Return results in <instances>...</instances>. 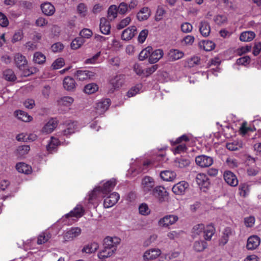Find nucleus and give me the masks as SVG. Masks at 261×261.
Here are the masks:
<instances>
[{"mask_svg": "<svg viewBox=\"0 0 261 261\" xmlns=\"http://www.w3.org/2000/svg\"><path fill=\"white\" fill-rule=\"evenodd\" d=\"M214 232L215 228L212 225L205 226L203 224H198L195 225L192 229L193 237L202 236L206 240H210Z\"/></svg>", "mask_w": 261, "mask_h": 261, "instance_id": "f257e3e1", "label": "nucleus"}, {"mask_svg": "<svg viewBox=\"0 0 261 261\" xmlns=\"http://www.w3.org/2000/svg\"><path fill=\"white\" fill-rule=\"evenodd\" d=\"M84 212L82 205H77L69 214H66V224L72 225L77 222L83 216Z\"/></svg>", "mask_w": 261, "mask_h": 261, "instance_id": "f03ea898", "label": "nucleus"}, {"mask_svg": "<svg viewBox=\"0 0 261 261\" xmlns=\"http://www.w3.org/2000/svg\"><path fill=\"white\" fill-rule=\"evenodd\" d=\"M99 191H100V187H97L89 194L87 198V207L88 208H91L92 205L95 207L100 201L101 198L105 197L102 193H99Z\"/></svg>", "mask_w": 261, "mask_h": 261, "instance_id": "7ed1b4c3", "label": "nucleus"}, {"mask_svg": "<svg viewBox=\"0 0 261 261\" xmlns=\"http://www.w3.org/2000/svg\"><path fill=\"white\" fill-rule=\"evenodd\" d=\"M152 195L160 203L167 201L169 198V193L163 186H158L154 187L151 192Z\"/></svg>", "mask_w": 261, "mask_h": 261, "instance_id": "20e7f679", "label": "nucleus"}, {"mask_svg": "<svg viewBox=\"0 0 261 261\" xmlns=\"http://www.w3.org/2000/svg\"><path fill=\"white\" fill-rule=\"evenodd\" d=\"M110 102V99H102L97 102L95 107V112L93 115V116L94 117V118H96L99 115L104 113L108 109Z\"/></svg>", "mask_w": 261, "mask_h": 261, "instance_id": "39448f33", "label": "nucleus"}, {"mask_svg": "<svg viewBox=\"0 0 261 261\" xmlns=\"http://www.w3.org/2000/svg\"><path fill=\"white\" fill-rule=\"evenodd\" d=\"M178 220V217L175 215H167L159 219L158 225L161 227L167 228L174 224Z\"/></svg>", "mask_w": 261, "mask_h": 261, "instance_id": "423d86ee", "label": "nucleus"}, {"mask_svg": "<svg viewBox=\"0 0 261 261\" xmlns=\"http://www.w3.org/2000/svg\"><path fill=\"white\" fill-rule=\"evenodd\" d=\"M189 140V138L186 135H183L177 138L174 143L178 145L173 149L174 153L179 154L186 151L187 146L184 142Z\"/></svg>", "mask_w": 261, "mask_h": 261, "instance_id": "0eeeda50", "label": "nucleus"}, {"mask_svg": "<svg viewBox=\"0 0 261 261\" xmlns=\"http://www.w3.org/2000/svg\"><path fill=\"white\" fill-rule=\"evenodd\" d=\"M195 163L201 168H207L213 165L214 159L210 156L202 154L195 158Z\"/></svg>", "mask_w": 261, "mask_h": 261, "instance_id": "6e6552de", "label": "nucleus"}, {"mask_svg": "<svg viewBox=\"0 0 261 261\" xmlns=\"http://www.w3.org/2000/svg\"><path fill=\"white\" fill-rule=\"evenodd\" d=\"M161 250L159 248H150L146 250L143 254L142 257L144 261H150L156 259L161 255Z\"/></svg>", "mask_w": 261, "mask_h": 261, "instance_id": "1a4fd4ad", "label": "nucleus"}, {"mask_svg": "<svg viewBox=\"0 0 261 261\" xmlns=\"http://www.w3.org/2000/svg\"><path fill=\"white\" fill-rule=\"evenodd\" d=\"M103 206L106 208H109L114 205L119 199L120 196L118 193L113 192L108 196L105 195Z\"/></svg>", "mask_w": 261, "mask_h": 261, "instance_id": "9d476101", "label": "nucleus"}, {"mask_svg": "<svg viewBox=\"0 0 261 261\" xmlns=\"http://www.w3.org/2000/svg\"><path fill=\"white\" fill-rule=\"evenodd\" d=\"M154 185V179L150 176H146L142 180L141 188L145 193H148L150 191L152 192Z\"/></svg>", "mask_w": 261, "mask_h": 261, "instance_id": "9b49d317", "label": "nucleus"}, {"mask_svg": "<svg viewBox=\"0 0 261 261\" xmlns=\"http://www.w3.org/2000/svg\"><path fill=\"white\" fill-rule=\"evenodd\" d=\"M120 242V239L118 237H107L103 240V246L116 251L117 245Z\"/></svg>", "mask_w": 261, "mask_h": 261, "instance_id": "f8f14e48", "label": "nucleus"}, {"mask_svg": "<svg viewBox=\"0 0 261 261\" xmlns=\"http://www.w3.org/2000/svg\"><path fill=\"white\" fill-rule=\"evenodd\" d=\"M189 186V184L187 182L181 181L174 185L172 187V190L176 195H182L185 194Z\"/></svg>", "mask_w": 261, "mask_h": 261, "instance_id": "ddd939ff", "label": "nucleus"}, {"mask_svg": "<svg viewBox=\"0 0 261 261\" xmlns=\"http://www.w3.org/2000/svg\"><path fill=\"white\" fill-rule=\"evenodd\" d=\"M116 184V180L113 178L107 181L102 185V187L99 186L100 191H99V193H102L104 195H107L113 190Z\"/></svg>", "mask_w": 261, "mask_h": 261, "instance_id": "4468645a", "label": "nucleus"}, {"mask_svg": "<svg viewBox=\"0 0 261 261\" xmlns=\"http://www.w3.org/2000/svg\"><path fill=\"white\" fill-rule=\"evenodd\" d=\"M124 82V76L119 74L112 78L110 81V85L112 86L113 91L121 87Z\"/></svg>", "mask_w": 261, "mask_h": 261, "instance_id": "2eb2a0df", "label": "nucleus"}, {"mask_svg": "<svg viewBox=\"0 0 261 261\" xmlns=\"http://www.w3.org/2000/svg\"><path fill=\"white\" fill-rule=\"evenodd\" d=\"M225 181L230 186L236 187L238 185V180L236 175L231 171H226L223 175Z\"/></svg>", "mask_w": 261, "mask_h": 261, "instance_id": "dca6fc26", "label": "nucleus"}, {"mask_svg": "<svg viewBox=\"0 0 261 261\" xmlns=\"http://www.w3.org/2000/svg\"><path fill=\"white\" fill-rule=\"evenodd\" d=\"M137 28L133 25L125 29L121 35L122 39L124 40H129L136 35Z\"/></svg>", "mask_w": 261, "mask_h": 261, "instance_id": "f3484780", "label": "nucleus"}, {"mask_svg": "<svg viewBox=\"0 0 261 261\" xmlns=\"http://www.w3.org/2000/svg\"><path fill=\"white\" fill-rule=\"evenodd\" d=\"M164 52L162 49H157L151 51L148 62L151 64L158 62L163 56Z\"/></svg>", "mask_w": 261, "mask_h": 261, "instance_id": "a211bd4d", "label": "nucleus"}, {"mask_svg": "<svg viewBox=\"0 0 261 261\" xmlns=\"http://www.w3.org/2000/svg\"><path fill=\"white\" fill-rule=\"evenodd\" d=\"M14 61L16 65L20 69L22 70L27 67V60L24 56L20 54H17L14 57Z\"/></svg>", "mask_w": 261, "mask_h": 261, "instance_id": "6ab92c4d", "label": "nucleus"}, {"mask_svg": "<svg viewBox=\"0 0 261 261\" xmlns=\"http://www.w3.org/2000/svg\"><path fill=\"white\" fill-rule=\"evenodd\" d=\"M40 7L42 13L47 16H51L55 12L54 6L49 2L44 3L41 4Z\"/></svg>", "mask_w": 261, "mask_h": 261, "instance_id": "aec40b11", "label": "nucleus"}, {"mask_svg": "<svg viewBox=\"0 0 261 261\" xmlns=\"http://www.w3.org/2000/svg\"><path fill=\"white\" fill-rule=\"evenodd\" d=\"M260 242V238L258 237L251 236L248 239L247 248L249 250H253L259 246Z\"/></svg>", "mask_w": 261, "mask_h": 261, "instance_id": "412c9836", "label": "nucleus"}, {"mask_svg": "<svg viewBox=\"0 0 261 261\" xmlns=\"http://www.w3.org/2000/svg\"><path fill=\"white\" fill-rule=\"evenodd\" d=\"M99 29L101 33L108 35L110 33L111 25L109 21L105 17L100 20Z\"/></svg>", "mask_w": 261, "mask_h": 261, "instance_id": "4be33fe9", "label": "nucleus"}, {"mask_svg": "<svg viewBox=\"0 0 261 261\" xmlns=\"http://www.w3.org/2000/svg\"><path fill=\"white\" fill-rule=\"evenodd\" d=\"M82 230L79 227H71L66 231V241L73 240L79 236Z\"/></svg>", "mask_w": 261, "mask_h": 261, "instance_id": "5701e85b", "label": "nucleus"}, {"mask_svg": "<svg viewBox=\"0 0 261 261\" xmlns=\"http://www.w3.org/2000/svg\"><path fill=\"white\" fill-rule=\"evenodd\" d=\"M196 181L200 188L207 187L209 185L208 179L204 173H198L196 177Z\"/></svg>", "mask_w": 261, "mask_h": 261, "instance_id": "b1692460", "label": "nucleus"}, {"mask_svg": "<svg viewBox=\"0 0 261 261\" xmlns=\"http://www.w3.org/2000/svg\"><path fill=\"white\" fill-rule=\"evenodd\" d=\"M160 177L165 181H172L176 178V174L175 172L172 171L165 170L160 173Z\"/></svg>", "mask_w": 261, "mask_h": 261, "instance_id": "393cba45", "label": "nucleus"}, {"mask_svg": "<svg viewBox=\"0 0 261 261\" xmlns=\"http://www.w3.org/2000/svg\"><path fill=\"white\" fill-rule=\"evenodd\" d=\"M95 73L93 72L88 70L77 71L76 73V76L80 81L93 79Z\"/></svg>", "mask_w": 261, "mask_h": 261, "instance_id": "a878e982", "label": "nucleus"}, {"mask_svg": "<svg viewBox=\"0 0 261 261\" xmlns=\"http://www.w3.org/2000/svg\"><path fill=\"white\" fill-rule=\"evenodd\" d=\"M199 31L203 36H208L211 32V28L208 22L205 20L201 21L199 24Z\"/></svg>", "mask_w": 261, "mask_h": 261, "instance_id": "bb28decb", "label": "nucleus"}, {"mask_svg": "<svg viewBox=\"0 0 261 261\" xmlns=\"http://www.w3.org/2000/svg\"><path fill=\"white\" fill-rule=\"evenodd\" d=\"M77 128L76 121L72 119L66 120V135L74 133Z\"/></svg>", "mask_w": 261, "mask_h": 261, "instance_id": "cd10ccee", "label": "nucleus"}, {"mask_svg": "<svg viewBox=\"0 0 261 261\" xmlns=\"http://www.w3.org/2000/svg\"><path fill=\"white\" fill-rule=\"evenodd\" d=\"M184 53L178 49H171L168 53L169 58L172 61H175L182 58Z\"/></svg>", "mask_w": 261, "mask_h": 261, "instance_id": "c85d7f7f", "label": "nucleus"}, {"mask_svg": "<svg viewBox=\"0 0 261 261\" xmlns=\"http://www.w3.org/2000/svg\"><path fill=\"white\" fill-rule=\"evenodd\" d=\"M150 15V11L147 7L142 8L137 13L138 20L143 21L147 19Z\"/></svg>", "mask_w": 261, "mask_h": 261, "instance_id": "c756f323", "label": "nucleus"}, {"mask_svg": "<svg viewBox=\"0 0 261 261\" xmlns=\"http://www.w3.org/2000/svg\"><path fill=\"white\" fill-rule=\"evenodd\" d=\"M30 147L29 145H22L18 146L15 151V154L19 159L24 158V155L28 154Z\"/></svg>", "mask_w": 261, "mask_h": 261, "instance_id": "7c9ffc66", "label": "nucleus"}, {"mask_svg": "<svg viewBox=\"0 0 261 261\" xmlns=\"http://www.w3.org/2000/svg\"><path fill=\"white\" fill-rule=\"evenodd\" d=\"M16 117L22 121L29 122L32 120V117L28 114L21 110H17L15 112Z\"/></svg>", "mask_w": 261, "mask_h": 261, "instance_id": "2f4dec72", "label": "nucleus"}, {"mask_svg": "<svg viewBox=\"0 0 261 261\" xmlns=\"http://www.w3.org/2000/svg\"><path fill=\"white\" fill-rule=\"evenodd\" d=\"M57 125V121L54 119H51L43 127L42 131L44 133L49 134L51 133Z\"/></svg>", "mask_w": 261, "mask_h": 261, "instance_id": "473e14b6", "label": "nucleus"}, {"mask_svg": "<svg viewBox=\"0 0 261 261\" xmlns=\"http://www.w3.org/2000/svg\"><path fill=\"white\" fill-rule=\"evenodd\" d=\"M115 252L110 248L103 246V248L98 253V257L100 259L107 258L111 256Z\"/></svg>", "mask_w": 261, "mask_h": 261, "instance_id": "72a5a7b5", "label": "nucleus"}, {"mask_svg": "<svg viewBox=\"0 0 261 261\" xmlns=\"http://www.w3.org/2000/svg\"><path fill=\"white\" fill-rule=\"evenodd\" d=\"M255 36V34L252 31H245L242 33L240 36V39L242 41L249 42L252 40Z\"/></svg>", "mask_w": 261, "mask_h": 261, "instance_id": "f704fd0d", "label": "nucleus"}, {"mask_svg": "<svg viewBox=\"0 0 261 261\" xmlns=\"http://www.w3.org/2000/svg\"><path fill=\"white\" fill-rule=\"evenodd\" d=\"M142 91V85L139 83L132 87L127 92V95L128 97H131L135 96L136 94L139 93Z\"/></svg>", "mask_w": 261, "mask_h": 261, "instance_id": "c9c22d12", "label": "nucleus"}, {"mask_svg": "<svg viewBox=\"0 0 261 261\" xmlns=\"http://www.w3.org/2000/svg\"><path fill=\"white\" fill-rule=\"evenodd\" d=\"M16 169L20 173L29 174L31 172V167L24 163H19L16 164Z\"/></svg>", "mask_w": 261, "mask_h": 261, "instance_id": "e433bc0d", "label": "nucleus"}, {"mask_svg": "<svg viewBox=\"0 0 261 261\" xmlns=\"http://www.w3.org/2000/svg\"><path fill=\"white\" fill-rule=\"evenodd\" d=\"M190 161L182 158H177L174 162V166L175 167L183 168L188 166L190 164Z\"/></svg>", "mask_w": 261, "mask_h": 261, "instance_id": "4c0bfd02", "label": "nucleus"}, {"mask_svg": "<svg viewBox=\"0 0 261 261\" xmlns=\"http://www.w3.org/2000/svg\"><path fill=\"white\" fill-rule=\"evenodd\" d=\"M226 147L229 150H237L243 147V143L242 141H234L232 142L227 143Z\"/></svg>", "mask_w": 261, "mask_h": 261, "instance_id": "58836bf2", "label": "nucleus"}, {"mask_svg": "<svg viewBox=\"0 0 261 261\" xmlns=\"http://www.w3.org/2000/svg\"><path fill=\"white\" fill-rule=\"evenodd\" d=\"M98 247V244L94 242L86 245L82 249V251L86 253H91L96 251Z\"/></svg>", "mask_w": 261, "mask_h": 261, "instance_id": "ea45409f", "label": "nucleus"}, {"mask_svg": "<svg viewBox=\"0 0 261 261\" xmlns=\"http://www.w3.org/2000/svg\"><path fill=\"white\" fill-rule=\"evenodd\" d=\"M214 21L219 25H225L227 22V17L224 14H219L214 17Z\"/></svg>", "mask_w": 261, "mask_h": 261, "instance_id": "a19ab883", "label": "nucleus"}, {"mask_svg": "<svg viewBox=\"0 0 261 261\" xmlns=\"http://www.w3.org/2000/svg\"><path fill=\"white\" fill-rule=\"evenodd\" d=\"M152 50V48L151 46H147L143 49L139 54V59L143 61L147 58L149 59Z\"/></svg>", "mask_w": 261, "mask_h": 261, "instance_id": "79ce46f5", "label": "nucleus"}, {"mask_svg": "<svg viewBox=\"0 0 261 261\" xmlns=\"http://www.w3.org/2000/svg\"><path fill=\"white\" fill-rule=\"evenodd\" d=\"M58 143L59 141L57 139L51 137L50 141L48 142V144L46 145L47 150L51 153L56 149L58 145Z\"/></svg>", "mask_w": 261, "mask_h": 261, "instance_id": "37998d69", "label": "nucleus"}, {"mask_svg": "<svg viewBox=\"0 0 261 261\" xmlns=\"http://www.w3.org/2000/svg\"><path fill=\"white\" fill-rule=\"evenodd\" d=\"M118 9L116 5H112L111 6L108 12V16L109 19L113 20L117 16L118 13Z\"/></svg>", "mask_w": 261, "mask_h": 261, "instance_id": "c03bdc74", "label": "nucleus"}, {"mask_svg": "<svg viewBox=\"0 0 261 261\" xmlns=\"http://www.w3.org/2000/svg\"><path fill=\"white\" fill-rule=\"evenodd\" d=\"M85 40L80 37L75 38L71 43L70 46L73 49H77L85 43Z\"/></svg>", "mask_w": 261, "mask_h": 261, "instance_id": "a18cd8bd", "label": "nucleus"}, {"mask_svg": "<svg viewBox=\"0 0 261 261\" xmlns=\"http://www.w3.org/2000/svg\"><path fill=\"white\" fill-rule=\"evenodd\" d=\"M46 60L45 56L40 52H36L34 55L33 61L35 63L43 64Z\"/></svg>", "mask_w": 261, "mask_h": 261, "instance_id": "49530a36", "label": "nucleus"}, {"mask_svg": "<svg viewBox=\"0 0 261 261\" xmlns=\"http://www.w3.org/2000/svg\"><path fill=\"white\" fill-rule=\"evenodd\" d=\"M50 238V235L47 232H42L39 235L37 243L38 245H41L47 242Z\"/></svg>", "mask_w": 261, "mask_h": 261, "instance_id": "de8ad7c7", "label": "nucleus"}, {"mask_svg": "<svg viewBox=\"0 0 261 261\" xmlns=\"http://www.w3.org/2000/svg\"><path fill=\"white\" fill-rule=\"evenodd\" d=\"M139 214L143 216H147L150 214L151 211L147 204L142 203L139 206Z\"/></svg>", "mask_w": 261, "mask_h": 261, "instance_id": "09e8293b", "label": "nucleus"}, {"mask_svg": "<svg viewBox=\"0 0 261 261\" xmlns=\"http://www.w3.org/2000/svg\"><path fill=\"white\" fill-rule=\"evenodd\" d=\"M206 247V243L202 240L195 241L193 248L196 251H202Z\"/></svg>", "mask_w": 261, "mask_h": 261, "instance_id": "8fccbe9b", "label": "nucleus"}, {"mask_svg": "<svg viewBox=\"0 0 261 261\" xmlns=\"http://www.w3.org/2000/svg\"><path fill=\"white\" fill-rule=\"evenodd\" d=\"M231 229L230 227H226L224 229L223 231V235L220 241V244L224 245L228 241V238L230 235L231 234Z\"/></svg>", "mask_w": 261, "mask_h": 261, "instance_id": "3c124183", "label": "nucleus"}, {"mask_svg": "<svg viewBox=\"0 0 261 261\" xmlns=\"http://www.w3.org/2000/svg\"><path fill=\"white\" fill-rule=\"evenodd\" d=\"M4 76L5 79L9 81H14L16 79V77L11 69H7L4 72Z\"/></svg>", "mask_w": 261, "mask_h": 261, "instance_id": "603ef678", "label": "nucleus"}, {"mask_svg": "<svg viewBox=\"0 0 261 261\" xmlns=\"http://www.w3.org/2000/svg\"><path fill=\"white\" fill-rule=\"evenodd\" d=\"M98 90V86L95 83H91L87 85L85 87V92L89 94H92L96 92Z\"/></svg>", "mask_w": 261, "mask_h": 261, "instance_id": "864d4df0", "label": "nucleus"}, {"mask_svg": "<svg viewBox=\"0 0 261 261\" xmlns=\"http://www.w3.org/2000/svg\"><path fill=\"white\" fill-rule=\"evenodd\" d=\"M93 35L92 31L87 28H84L82 29L80 32V38L83 39H89Z\"/></svg>", "mask_w": 261, "mask_h": 261, "instance_id": "5fc2aeb1", "label": "nucleus"}, {"mask_svg": "<svg viewBox=\"0 0 261 261\" xmlns=\"http://www.w3.org/2000/svg\"><path fill=\"white\" fill-rule=\"evenodd\" d=\"M101 55L100 51L97 53L95 55L93 56L91 58L86 59L85 61V64H94L99 63L98 60Z\"/></svg>", "mask_w": 261, "mask_h": 261, "instance_id": "6e6d98bb", "label": "nucleus"}, {"mask_svg": "<svg viewBox=\"0 0 261 261\" xmlns=\"http://www.w3.org/2000/svg\"><path fill=\"white\" fill-rule=\"evenodd\" d=\"M65 64L64 59L60 58L56 60L52 64L51 67L53 69H58L63 67Z\"/></svg>", "mask_w": 261, "mask_h": 261, "instance_id": "4d7b16f0", "label": "nucleus"}, {"mask_svg": "<svg viewBox=\"0 0 261 261\" xmlns=\"http://www.w3.org/2000/svg\"><path fill=\"white\" fill-rule=\"evenodd\" d=\"M117 9L118 13L121 14H125L129 11L128 5L124 2L121 3L117 7Z\"/></svg>", "mask_w": 261, "mask_h": 261, "instance_id": "13d9d810", "label": "nucleus"}, {"mask_svg": "<svg viewBox=\"0 0 261 261\" xmlns=\"http://www.w3.org/2000/svg\"><path fill=\"white\" fill-rule=\"evenodd\" d=\"M251 49V46L250 45H246L238 48L236 51V54L239 56H241L243 54L249 52Z\"/></svg>", "mask_w": 261, "mask_h": 261, "instance_id": "bf43d9fd", "label": "nucleus"}, {"mask_svg": "<svg viewBox=\"0 0 261 261\" xmlns=\"http://www.w3.org/2000/svg\"><path fill=\"white\" fill-rule=\"evenodd\" d=\"M131 21V18L128 16L123 19L117 25V28L118 29L120 30L125 28L126 26L128 25Z\"/></svg>", "mask_w": 261, "mask_h": 261, "instance_id": "052dcab7", "label": "nucleus"}, {"mask_svg": "<svg viewBox=\"0 0 261 261\" xmlns=\"http://www.w3.org/2000/svg\"><path fill=\"white\" fill-rule=\"evenodd\" d=\"M66 90H72L75 87V83L73 79L66 77Z\"/></svg>", "mask_w": 261, "mask_h": 261, "instance_id": "680f3d73", "label": "nucleus"}, {"mask_svg": "<svg viewBox=\"0 0 261 261\" xmlns=\"http://www.w3.org/2000/svg\"><path fill=\"white\" fill-rule=\"evenodd\" d=\"M77 11L82 16H85L87 11V6L83 3H80L77 7Z\"/></svg>", "mask_w": 261, "mask_h": 261, "instance_id": "e2e57ef3", "label": "nucleus"}, {"mask_svg": "<svg viewBox=\"0 0 261 261\" xmlns=\"http://www.w3.org/2000/svg\"><path fill=\"white\" fill-rule=\"evenodd\" d=\"M181 30L184 33H189L192 31L193 26L189 22H185L181 25Z\"/></svg>", "mask_w": 261, "mask_h": 261, "instance_id": "0e129e2a", "label": "nucleus"}, {"mask_svg": "<svg viewBox=\"0 0 261 261\" xmlns=\"http://www.w3.org/2000/svg\"><path fill=\"white\" fill-rule=\"evenodd\" d=\"M203 47L205 50L211 51L215 48V43L212 41H205L203 42Z\"/></svg>", "mask_w": 261, "mask_h": 261, "instance_id": "69168bd1", "label": "nucleus"}, {"mask_svg": "<svg viewBox=\"0 0 261 261\" xmlns=\"http://www.w3.org/2000/svg\"><path fill=\"white\" fill-rule=\"evenodd\" d=\"M200 59L198 57H193L191 59L188 60L187 65L189 67H192L195 65L199 64Z\"/></svg>", "mask_w": 261, "mask_h": 261, "instance_id": "338daca9", "label": "nucleus"}, {"mask_svg": "<svg viewBox=\"0 0 261 261\" xmlns=\"http://www.w3.org/2000/svg\"><path fill=\"white\" fill-rule=\"evenodd\" d=\"M148 31L146 29L143 30L139 33L138 40L140 43H143L146 40V38L148 35Z\"/></svg>", "mask_w": 261, "mask_h": 261, "instance_id": "774afa93", "label": "nucleus"}]
</instances>
